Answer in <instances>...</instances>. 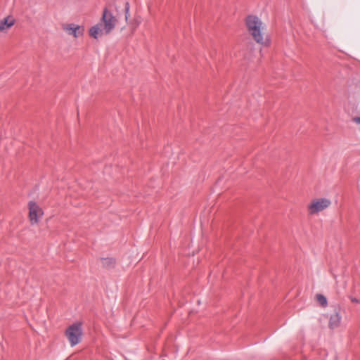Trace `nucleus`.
<instances>
[{"label": "nucleus", "mask_w": 360, "mask_h": 360, "mask_svg": "<svg viewBox=\"0 0 360 360\" xmlns=\"http://www.w3.org/2000/svg\"><path fill=\"white\" fill-rule=\"evenodd\" d=\"M245 26L248 34L258 44L269 46L270 40L266 34L265 24L257 15H248L245 20Z\"/></svg>", "instance_id": "1"}, {"label": "nucleus", "mask_w": 360, "mask_h": 360, "mask_svg": "<svg viewBox=\"0 0 360 360\" xmlns=\"http://www.w3.org/2000/svg\"><path fill=\"white\" fill-rule=\"evenodd\" d=\"M65 335L72 347L77 345L82 336V323L77 322L70 325L65 330Z\"/></svg>", "instance_id": "2"}, {"label": "nucleus", "mask_w": 360, "mask_h": 360, "mask_svg": "<svg viewBox=\"0 0 360 360\" xmlns=\"http://www.w3.org/2000/svg\"><path fill=\"white\" fill-rule=\"evenodd\" d=\"M117 22V18L108 11L107 8H104L100 24L102 25L105 34H108L110 33L115 27Z\"/></svg>", "instance_id": "3"}, {"label": "nucleus", "mask_w": 360, "mask_h": 360, "mask_svg": "<svg viewBox=\"0 0 360 360\" xmlns=\"http://www.w3.org/2000/svg\"><path fill=\"white\" fill-rule=\"evenodd\" d=\"M331 201L328 198H316L313 200L307 206L309 214L311 215L317 214L328 208Z\"/></svg>", "instance_id": "4"}, {"label": "nucleus", "mask_w": 360, "mask_h": 360, "mask_svg": "<svg viewBox=\"0 0 360 360\" xmlns=\"http://www.w3.org/2000/svg\"><path fill=\"white\" fill-rule=\"evenodd\" d=\"M43 214L42 209L36 202L32 201L29 202V217L32 224L38 223Z\"/></svg>", "instance_id": "5"}, {"label": "nucleus", "mask_w": 360, "mask_h": 360, "mask_svg": "<svg viewBox=\"0 0 360 360\" xmlns=\"http://www.w3.org/2000/svg\"><path fill=\"white\" fill-rule=\"evenodd\" d=\"M63 28L68 34L72 35L75 38L82 36L84 31L83 27L75 24L64 25Z\"/></svg>", "instance_id": "6"}, {"label": "nucleus", "mask_w": 360, "mask_h": 360, "mask_svg": "<svg viewBox=\"0 0 360 360\" xmlns=\"http://www.w3.org/2000/svg\"><path fill=\"white\" fill-rule=\"evenodd\" d=\"M342 319V316L340 312V309H335V312L330 315L328 326L330 329L337 328L340 326Z\"/></svg>", "instance_id": "7"}, {"label": "nucleus", "mask_w": 360, "mask_h": 360, "mask_svg": "<svg viewBox=\"0 0 360 360\" xmlns=\"http://www.w3.org/2000/svg\"><path fill=\"white\" fill-rule=\"evenodd\" d=\"M15 19L11 16L8 15L4 19L0 20V32H6L7 30H8L14 24H15Z\"/></svg>", "instance_id": "8"}, {"label": "nucleus", "mask_w": 360, "mask_h": 360, "mask_svg": "<svg viewBox=\"0 0 360 360\" xmlns=\"http://www.w3.org/2000/svg\"><path fill=\"white\" fill-rule=\"evenodd\" d=\"M103 34H105L104 32L103 27H102V25L100 23L96 24V25L93 26L89 30V35L91 37H94L95 39H97Z\"/></svg>", "instance_id": "9"}, {"label": "nucleus", "mask_w": 360, "mask_h": 360, "mask_svg": "<svg viewBox=\"0 0 360 360\" xmlns=\"http://www.w3.org/2000/svg\"><path fill=\"white\" fill-rule=\"evenodd\" d=\"M101 264L105 268H112L115 264V260L113 258H102Z\"/></svg>", "instance_id": "10"}, {"label": "nucleus", "mask_w": 360, "mask_h": 360, "mask_svg": "<svg viewBox=\"0 0 360 360\" xmlns=\"http://www.w3.org/2000/svg\"><path fill=\"white\" fill-rule=\"evenodd\" d=\"M316 300L322 307L327 305V300L326 297L321 294L316 295Z\"/></svg>", "instance_id": "11"}, {"label": "nucleus", "mask_w": 360, "mask_h": 360, "mask_svg": "<svg viewBox=\"0 0 360 360\" xmlns=\"http://www.w3.org/2000/svg\"><path fill=\"white\" fill-rule=\"evenodd\" d=\"M129 8H130L129 3V2H126L125 3V8H124L125 20H126V21L128 20V19H129V18L130 16Z\"/></svg>", "instance_id": "12"}, {"label": "nucleus", "mask_w": 360, "mask_h": 360, "mask_svg": "<svg viewBox=\"0 0 360 360\" xmlns=\"http://www.w3.org/2000/svg\"><path fill=\"white\" fill-rule=\"evenodd\" d=\"M349 299L354 303H356V304L360 303V300L356 297H349Z\"/></svg>", "instance_id": "13"}, {"label": "nucleus", "mask_w": 360, "mask_h": 360, "mask_svg": "<svg viewBox=\"0 0 360 360\" xmlns=\"http://www.w3.org/2000/svg\"><path fill=\"white\" fill-rule=\"evenodd\" d=\"M352 120H353L355 123H356V124H360V117H354V118L352 119Z\"/></svg>", "instance_id": "14"}]
</instances>
